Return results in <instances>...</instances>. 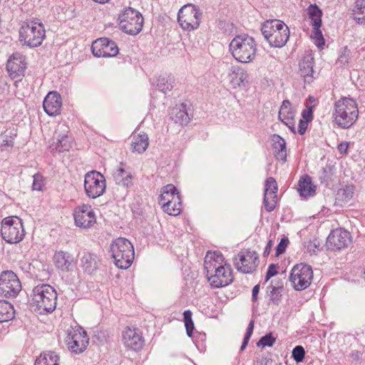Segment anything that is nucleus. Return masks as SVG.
<instances>
[{"instance_id": "nucleus-50", "label": "nucleus", "mask_w": 365, "mask_h": 365, "mask_svg": "<svg viewBox=\"0 0 365 365\" xmlns=\"http://www.w3.org/2000/svg\"><path fill=\"white\" fill-rule=\"evenodd\" d=\"M272 359L269 354H259L254 360V365H272Z\"/></svg>"}, {"instance_id": "nucleus-20", "label": "nucleus", "mask_w": 365, "mask_h": 365, "mask_svg": "<svg viewBox=\"0 0 365 365\" xmlns=\"http://www.w3.org/2000/svg\"><path fill=\"white\" fill-rule=\"evenodd\" d=\"M278 186L275 179L272 177L268 178L265 181L263 205L265 210L270 212L276 207L277 202V192Z\"/></svg>"}, {"instance_id": "nucleus-19", "label": "nucleus", "mask_w": 365, "mask_h": 365, "mask_svg": "<svg viewBox=\"0 0 365 365\" xmlns=\"http://www.w3.org/2000/svg\"><path fill=\"white\" fill-rule=\"evenodd\" d=\"M122 340L127 349L134 351L141 350L145 344L142 333L136 328L126 327L123 331Z\"/></svg>"}, {"instance_id": "nucleus-16", "label": "nucleus", "mask_w": 365, "mask_h": 365, "mask_svg": "<svg viewBox=\"0 0 365 365\" xmlns=\"http://www.w3.org/2000/svg\"><path fill=\"white\" fill-rule=\"evenodd\" d=\"M91 51L96 57L109 58L115 56L119 48L114 41L108 38H100L93 42Z\"/></svg>"}, {"instance_id": "nucleus-37", "label": "nucleus", "mask_w": 365, "mask_h": 365, "mask_svg": "<svg viewBox=\"0 0 365 365\" xmlns=\"http://www.w3.org/2000/svg\"><path fill=\"white\" fill-rule=\"evenodd\" d=\"M13 305L6 300H0V322H8L14 318Z\"/></svg>"}, {"instance_id": "nucleus-17", "label": "nucleus", "mask_w": 365, "mask_h": 365, "mask_svg": "<svg viewBox=\"0 0 365 365\" xmlns=\"http://www.w3.org/2000/svg\"><path fill=\"white\" fill-rule=\"evenodd\" d=\"M26 63L25 57L19 53H13L7 61L6 70L9 77L15 81H21L25 76Z\"/></svg>"}, {"instance_id": "nucleus-48", "label": "nucleus", "mask_w": 365, "mask_h": 365, "mask_svg": "<svg viewBox=\"0 0 365 365\" xmlns=\"http://www.w3.org/2000/svg\"><path fill=\"white\" fill-rule=\"evenodd\" d=\"M254 325H255L254 320H251L248 324L247 328V331H246L245 335L243 339V341H242L241 347H240L241 351H243L246 348V346L250 341V339L253 333Z\"/></svg>"}, {"instance_id": "nucleus-6", "label": "nucleus", "mask_w": 365, "mask_h": 365, "mask_svg": "<svg viewBox=\"0 0 365 365\" xmlns=\"http://www.w3.org/2000/svg\"><path fill=\"white\" fill-rule=\"evenodd\" d=\"M45 37L44 26L39 20L24 22L19 29V41L30 48L40 46Z\"/></svg>"}, {"instance_id": "nucleus-41", "label": "nucleus", "mask_w": 365, "mask_h": 365, "mask_svg": "<svg viewBox=\"0 0 365 365\" xmlns=\"http://www.w3.org/2000/svg\"><path fill=\"white\" fill-rule=\"evenodd\" d=\"M174 81V77L170 74L160 76L157 81L158 89L166 93L168 91L173 89Z\"/></svg>"}, {"instance_id": "nucleus-60", "label": "nucleus", "mask_w": 365, "mask_h": 365, "mask_svg": "<svg viewBox=\"0 0 365 365\" xmlns=\"http://www.w3.org/2000/svg\"><path fill=\"white\" fill-rule=\"evenodd\" d=\"M14 145V142L12 140H4L1 144V147L4 146H10L12 147Z\"/></svg>"}, {"instance_id": "nucleus-43", "label": "nucleus", "mask_w": 365, "mask_h": 365, "mask_svg": "<svg viewBox=\"0 0 365 365\" xmlns=\"http://www.w3.org/2000/svg\"><path fill=\"white\" fill-rule=\"evenodd\" d=\"M334 166L327 164L325 167L322 168L319 175V180L322 184L329 186L330 182L333 180V175L334 174Z\"/></svg>"}, {"instance_id": "nucleus-14", "label": "nucleus", "mask_w": 365, "mask_h": 365, "mask_svg": "<svg viewBox=\"0 0 365 365\" xmlns=\"http://www.w3.org/2000/svg\"><path fill=\"white\" fill-rule=\"evenodd\" d=\"M239 259L235 257L233 262L235 268L244 274H250L256 270L259 264V257L255 251L250 250H242L237 255Z\"/></svg>"}, {"instance_id": "nucleus-38", "label": "nucleus", "mask_w": 365, "mask_h": 365, "mask_svg": "<svg viewBox=\"0 0 365 365\" xmlns=\"http://www.w3.org/2000/svg\"><path fill=\"white\" fill-rule=\"evenodd\" d=\"M307 14L312 26H322V11L317 4H311L307 9Z\"/></svg>"}, {"instance_id": "nucleus-13", "label": "nucleus", "mask_w": 365, "mask_h": 365, "mask_svg": "<svg viewBox=\"0 0 365 365\" xmlns=\"http://www.w3.org/2000/svg\"><path fill=\"white\" fill-rule=\"evenodd\" d=\"M21 290V284L17 275L11 270L0 274V295L6 298L16 297Z\"/></svg>"}, {"instance_id": "nucleus-1", "label": "nucleus", "mask_w": 365, "mask_h": 365, "mask_svg": "<svg viewBox=\"0 0 365 365\" xmlns=\"http://www.w3.org/2000/svg\"><path fill=\"white\" fill-rule=\"evenodd\" d=\"M224 261L222 253L215 252L205 259V269L208 282L212 287L220 288L231 284L233 281L230 266H224L220 262Z\"/></svg>"}, {"instance_id": "nucleus-9", "label": "nucleus", "mask_w": 365, "mask_h": 365, "mask_svg": "<svg viewBox=\"0 0 365 365\" xmlns=\"http://www.w3.org/2000/svg\"><path fill=\"white\" fill-rule=\"evenodd\" d=\"M89 338L87 332L80 326L71 327L67 331L65 343L68 349L76 354L83 353L87 348Z\"/></svg>"}, {"instance_id": "nucleus-47", "label": "nucleus", "mask_w": 365, "mask_h": 365, "mask_svg": "<svg viewBox=\"0 0 365 365\" xmlns=\"http://www.w3.org/2000/svg\"><path fill=\"white\" fill-rule=\"evenodd\" d=\"M292 357L297 363L302 362L305 357V350L302 346H296L292 351Z\"/></svg>"}, {"instance_id": "nucleus-30", "label": "nucleus", "mask_w": 365, "mask_h": 365, "mask_svg": "<svg viewBox=\"0 0 365 365\" xmlns=\"http://www.w3.org/2000/svg\"><path fill=\"white\" fill-rule=\"evenodd\" d=\"M298 186V192L302 197H311L315 194V187L312 185V178L307 175L299 180Z\"/></svg>"}, {"instance_id": "nucleus-8", "label": "nucleus", "mask_w": 365, "mask_h": 365, "mask_svg": "<svg viewBox=\"0 0 365 365\" xmlns=\"http://www.w3.org/2000/svg\"><path fill=\"white\" fill-rule=\"evenodd\" d=\"M1 235L7 243L21 242L25 235L21 220L17 217H5L1 222Z\"/></svg>"}, {"instance_id": "nucleus-59", "label": "nucleus", "mask_w": 365, "mask_h": 365, "mask_svg": "<svg viewBox=\"0 0 365 365\" xmlns=\"http://www.w3.org/2000/svg\"><path fill=\"white\" fill-rule=\"evenodd\" d=\"M283 123L289 128V129L291 130L292 133H293L294 134H296L297 131H296L294 120H293V121L289 120L288 122H284Z\"/></svg>"}, {"instance_id": "nucleus-34", "label": "nucleus", "mask_w": 365, "mask_h": 365, "mask_svg": "<svg viewBox=\"0 0 365 365\" xmlns=\"http://www.w3.org/2000/svg\"><path fill=\"white\" fill-rule=\"evenodd\" d=\"M291 103L289 100H284L280 107L278 118L282 122L294 120L295 112L291 108Z\"/></svg>"}, {"instance_id": "nucleus-5", "label": "nucleus", "mask_w": 365, "mask_h": 365, "mask_svg": "<svg viewBox=\"0 0 365 365\" xmlns=\"http://www.w3.org/2000/svg\"><path fill=\"white\" fill-rule=\"evenodd\" d=\"M112 257L115 264L120 269H126L134 259V247L132 243L125 237L115 239L110 245Z\"/></svg>"}, {"instance_id": "nucleus-23", "label": "nucleus", "mask_w": 365, "mask_h": 365, "mask_svg": "<svg viewBox=\"0 0 365 365\" xmlns=\"http://www.w3.org/2000/svg\"><path fill=\"white\" fill-rule=\"evenodd\" d=\"M278 30L272 34L269 39H266L269 46L274 48H282L287 42L289 38V27L283 23L282 25L278 26Z\"/></svg>"}, {"instance_id": "nucleus-28", "label": "nucleus", "mask_w": 365, "mask_h": 365, "mask_svg": "<svg viewBox=\"0 0 365 365\" xmlns=\"http://www.w3.org/2000/svg\"><path fill=\"white\" fill-rule=\"evenodd\" d=\"M274 157L277 160L284 163L287 160L286 141L280 135L274 134L272 138Z\"/></svg>"}, {"instance_id": "nucleus-10", "label": "nucleus", "mask_w": 365, "mask_h": 365, "mask_svg": "<svg viewBox=\"0 0 365 365\" xmlns=\"http://www.w3.org/2000/svg\"><path fill=\"white\" fill-rule=\"evenodd\" d=\"M289 279L295 290H304L310 285L313 279L312 268L306 264H297L292 267Z\"/></svg>"}, {"instance_id": "nucleus-21", "label": "nucleus", "mask_w": 365, "mask_h": 365, "mask_svg": "<svg viewBox=\"0 0 365 365\" xmlns=\"http://www.w3.org/2000/svg\"><path fill=\"white\" fill-rule=\"evenodd\" d=\"M44 111L50 116H56L61 113L62 99L57 91H50L43 102Z\"/></svg>"}, {"instance_id": "nucleus-55", "label": "nucleus", "mask_w": 365, "mask_h": 365, "mask_svg": "<svg viewBox=\"0 0 365 365\" xmlns=\"http://www.w3.org/2000/svg\"><path fill=\"white\" fill-rule=\"evenodd\" d=\"M309 122L305 120L300 119L298 125V133L300 135H304L308 128V123Z\"/></svg>"}, {"instance_id": "nucleus-52", "label": "nucleus", "mask_w": 365, "mask_h": 365, "mask_svg": "<svg viewBox=\"0 0 365 365\" xmlns=\"http://www.w3.org/2000/svg\"><path fill=\"white\" fill-rule=\"evenodd\" d=\"M307 108L302 112V120L311 122L313 120V108L312 106H306Z\"/></svg>"}, {"instance_id": "nucleus-33", "label": "nucleus", "mask_w": 365, "mask_h": 365, "mask_svg": "<svg viewBox=\"0 0 365 365\" xmlns=\"http://www.w3.org/2000/svg\"><path fill=\"white\" fill-rule=\"evenodd\" d=\"M60 357L55 351H49L40 354L34 365H59Z\"/></svg>"}, {"instance_id": "nucleus-3", "label": "nucleus", "mask_w": 365, "mask_h": 365, "mask_svg": "<svg viewBox=\"0 0 365 365\" xmlns=\"http://www.w3.org/2000/svg\"><path fill=\"white\" fill-rule=\"evenodd\" d=\"M332 117L334 123L341 128H351L359 117L358 106L355 100L344 97L336 101Z\"/></svg>"}, {"instance_id": "nucleus-26", "label": "nucleus", "mask_w": 365, "mask_h": 365, "mask_svg": "<svg viewBox=\"0 0 365 365\" xmlns=\"http://www.w3.org/2000/svg\"><path fill=\"white\" fill-rule=\"evenodd\" d=\"M123 165L124 164L120 163V166L113 172V177L117 185L129 188L133 185V175Z\"/></svg>"}, {"instance_id": "nucleus-35", "label": "nucleus", "mask_w": 365, "mask_h": 365, "mask_svg": "<svg viewBox=\"0 0 365 365\" xmlns=\"http://www.w3.org/2000/svg\"><path fill=\"white\" fill-rule=\"evenodd\" d=\"M51 152L63 153L68 151L71 148V138L67 135L58 136L56 143L49 145Z\"/></svg>"}, {"instance_id": "nucleus-25", "label": "nucleus", "mask_w": 365, "mask_h": 365, "mask_svg": "<svg viewBox=\"0 0 365 365\" xmlns=\"http://www.w3.org/2000/svg\"><path fill=\"white\" fill-rule=\"evenodd\" d=\"M314 64V57L311 54L304 56L299 62V73L305 82L310 83L313 80Z\"/></svg>"}, {"instance_id": "nucleus-24", "label": "nucleus", "mask_w": 365, "mask_h": 365, "mask_svg": "<svg viewBox=\"0 0 365 365\" xmlns=\"http://www.w3.org/2000/svg\"><path fill=\"white\" fill-rule=\"evenodd\" d=\"M169 115L172 121L181 125H187L190 120L187 110V104L185 103L177 105L170 109Z\"/></svg>"}, {"instance_id": "nucleus-36", "label": "nucleus", "mask_w": 365, "mask_h": 365, "mask_svg": "<svg viewBox=\"0 0 365 365\" xmlns=\"http://www.w3.org/2000/svg\"><path fill=\"white\" fill-rule=\"evenodd\" d=\"M282 23L283 21L279 19H271L264 21L261 28L264 38L269 39L270 36L278 30V28L276 27L282 25Z\"/></svg>"}, {"instance_id": "nucleus-12", "label": "nucleus", "mask_w": 365, "mask_h": 365, "mask_svg": "<svg viewBox=\"0 0 365 365\" xmlns=\"http://www.w3.org/2000/svg\"><path fill=\"white\" fill-rule=\"evenodd\" d=\"M106 178L103 174L96 170H91L85 175L84 189L89 198L95 199L106 191Z\"/></svg>"}, {"instance_id": "nucleus-42", "label": "nucleus", "mask_w": 365, "mask_h": 365, "mask_svg": "<svg viewBox=\"0 0 365 365\" xmlns=\"http://www.w3.org/2000/svg\"><path fill=\"white\" fill-rule=\"evenodd\" d=\"M163 211L170 215L177 216L182 211V202L180 193L176 195L175 199H172L171 203L164 207Z\"/></svg>"}, {"instance_id": "nucleus-22", "label": "nucleus", "mask_w": 365, "mask_h": 365, "mask_svg": "<svg viewBox=\"0 0 365 365\" xmlns=\"http://www.w3.org/2000/svg\"><path fill=\"white\" fill-rule=\"evenodd\" d=\"M53 260L57 269L62 272H71L76 264V260L73 255L64 251L56 252L53 256Z\"/></svg>"}, {"instance_id": "nucleus-53", "label": "nucleus", "mask_w": 365, "mask_h": 365, "mask_svg": "<svg viewBox=\"0 0 365 365\" xmlns=\"http://www.w3.org/2000/svg\"><path fill=\"white\" fill-rule=\"evenodd\" d=\"M289 240L287 237L282 238L276 247V256L283 254L288 245Z\"/></svg>"}, {"instance_id": "nucleus-45", "label": "nucleus", "mask_w": 365, "mask_h": 365, "mask_svg": "<svg viewBox=\"0 0 365 365\" xmlns=\"http://www.w3.org/2000/svg\"><path fill=\"white\" fill-rule=\"evenodd\" d=\"M183 317L186 333L188 336L191 337L195 329L194 322L192 319V312L189 309L185 310L183 312Z\"/></svg>"}, {"instance_id": "nucleus-7", "label": "nucleus", "mask_w": 365, "mask_h": 365, "mask_svg": "<svg viewBox=\"0 0 365 365\" xmlns=\"http://www.w3.org/2000/svg\"><path fill=\"white\" fill-rule=\"evenodd\" d=\"M120 29L130 35L139 34L143 26V17L136 9L125 8L118 16Z\"/></svg>"}, {"instance_id": "nucleus-2", "label": "nucleus", "mask_w": 365, "mask_h": 365, "mask_svg": "<svg viewBox=\"0 0 365 365\" xmlns=\"http://www.w3.org/2000/svg\"><path fill=\"white\" fill-rule=\"evenodd\" d=\"M57 304V293L48 284H41L33 289L31 307L40 314L53 312Z\"/></svg>"}, {"instance_id": "nucleus-58", "label": "nucleus", "mask_w": 365, "mask_h": 365, "mask_svg": "<svg viewBox=\"0 0 365 365\" xmlns=\"http://www.w3.org/2000/svg\"><path fill=\"white\" fill-rule=\"evenodd\" d=\"M272 245H273L272 240H269L268 241L265 248H264V252H263V257H267L269 255L271 248L272 247Z\"/></svg>"}, {"instance_id": "nucleus-49", "label": "nucleus", "mask_w": 365, "mask_h": 365, "mask_svg": "<svg viewBox=\"0 0 365 365\" xmlns=\"http://www.w3.org/2000/svg\"><path fill=\"white\" fill-rule=\"evenodd\" d=\"M313 27V38L316 40V45L321 48L325 44V40L324 38L322 32L320 29L321 27L312 26Z\"/></svg>"}, {"instance_id": "nucleus-29", "label": "nucleus", "mask_w": 365, "mask_h": 365, "mask_svg": "<svg viewBox=\"0 0 365 365\" xmlns=\"http://www.w3.org/2000/svg\"><path fill=\"white\" fill-rule=\"evenodd\" d=\"M179 193L176 187L173 184H168L161 189V194L158 197V203L162 206L163 210L167 205L171 203L172 199H175Z\"/></svg>"}, {"instance_id": "nucleus-56", "label": "nucleus", "mask_w": 365, "mask_h": 365, "mask_svg": "<svg viewBox=\"0 0 365 365\" xmlns=\"http://www.w3.org/2000/svg\"><path fill=\"white\" fill-rule=\"evenodd\" d=\"M349 148V143L347 142H342L338 145L337 149L341 154H346Z\"/></svg>"}, {"instance_id": "nucleus-46", "label": "nucleus", "mask_w": 365, "mask_h": 365, "mask_svg": "<svg viewBox=\"0 0 365 365\" xmlns=\"http://www.w3.org/2000/svg\"><path fill=\"white\" fill-rule=\"evenodd\" d=\"M276 341V338L273 336L272 332L266 334L262 336L259 340L257 342V346H272Z\"/></svg>"}, {"instance_id": "nucleus-39", "label": "nucleus", "mask_w": 365, "mask_h": 365, "mask_svg": "<svg viewBox=\"0 0 365 365\" xmlns=\"http://www.w3.org/2000/svg\"><path fill=\"white\" fill-rule=\"evenodd\" d=\"M352 16L358 24L365 25V0H356Z\"/></svg>"}, {"instance_id": "nucleus-32", "label": "nucleus", "mask_w": 365, "mask_h": 365, "mask_svg": "<svg viewBox=\"0 0 365 365\" xmlns=\"http://www.w3.org/2000/svg\"><path fill=\"white\" fill-rule=\"evenodd\" d=\"M81 265L85 272L93 273L97 269L96 256L90 252H83L81 258Z\"/></svg>"}, {"instance_id": "nucleus-18", "label": "nucleus", "mask_w": 365, "mask_h": 365, "mask_svg": "<svg viewBox=\"0 0 365 365\" xmlns=\"http://www.w3.org/2000/svg\"><path fill=\"white\" fill-rule=\"evenodd\" d=\"M73 217L76 226L82 228L90 227L96 222L95 212L89 205L83 204L76 207Z\"/></svg>"}, {"instance_id": "nucleus-15", "label": "nucleus", "mask_w": 365, "mask_h": 365, "mask_svg": "<svg viewBox=\"0 0 365 365\" xmlns=\"http://www.w3.org/2000/svg\"><path fill=\"white\" fill-rule=\"evenodd\" d=\"M351 242V236L349 232L341 228L332 230L326 242L328 250L331 251H339L347 248Z\"/></svg>"}, {"instance_id": "nucleus-62", "label": "nucleus", "mask_w": 365, "mask_h": 365, "mask_svg": "<svg viewBox=\"0 0 365 365\" xmlns=\"http://www.w3.org/2000/svg\"><path fill=\"white\" fill-rule=\"evenodd\" d=\"M319 242L316 243V241H314V247L315 248H318V247H319Z\"/></svg>"}, {"instance_id": "nucleus-27", "label": "nucleus", "mask_w": 365, "mask_h": 365, "mask_svg": "<svg viewBox=\"0 0 365 365\" xmlns=\"http://www.w3.org/2000/svg\"><path fill=\"white\" fill-rule=\"evenodd\" d=\"M229 78L233 88L245 86V82H247V73L238 66H232L230 68Z\"/></svg>"}, {"instance_id": "nucleus-61", "label": "nucleus", "mask_w": 365, "mask_h": 365, "mask_svg": "<svg viewBox=\"0 0 365 365\" xmlns=\"http://www.w3.org/2000/svg\"><path fill=\"white\" fill-rule=\"evenodd\" d=\"M307 100L310 102H314L315 101V98L312 96H309V98H307Z\"/></svg>"}, {"instance_id": "nucleus-40", "label": "nucleus", "mask_w": 365, "mask_h": 365, "mask_svg": "<svg viewBox=\"0 0 365 365\" xmlns=\"http://www.w3.org/2000/svg\"><path fill=\"white\" fill-rule=\"evenodd\" d=\"M273 283V282H272ZM267 289H270V300L274 305H278L282 299L283 284L282 280L276 282L275 284H271Z\"/></svg>"}, {"instance_id": "nucleus-54", "label": "nucleus", "mask_w": 365, "mask_h": 365, "mask_svg": "<svg viewBox=\"0 0 365 365\" xmlns=\"http://www.w3.org/2000/svg\"><path fill=\"white\" fill-rule=\"evenodd\" d=\"M277 265L275 264H269L265 275V281L267 282L271 277L277 275Z\"/></svg>"}, {"instance_id": "nucleus-11", "label": "nucleus", "mask_w": 365, "mask_h": 365, "mask_svg": "<svg viewBox=\"0 0 365 365\" xmlns=\"http://www.w3.org/2000/svg\"><path fill=\"white\" fill-rule=\"evenodd\" d=\"M202 12L193 4H187L178 11V21L183 30L188 31L197 29L200 24Z\"/></svg>"}, {"instance_id": "nucleus-31", "label": "nucleus", "mask_w": 365, "mask_h": 365, "mask_svg": "<svg viewBox=\"0 0 365 365\" xmlns=\"http://www.w3.org/2000/svg\"><path fill=\"white\" fill-rule=\"evenodd\" d=\"M149 145V138L145 133L134 135L133 138V151L138 153H144Z\"/></svg>"}, {"instance_id": "nucleus-57", "label": "nucleus", "mask_w": 365, "mask_h": 365, "mask_svg": "<svg viewBox=\"0 0 365 365\" xmlns=\"http://www.w3.org/2000/svg\"><path fill=\"white\" fill-rule=\"evenodd\" d=\"M260 286L259 284H256L252 291V301L257 302L258 299V294L259 292Z\"/></svg>"}, {"instance_id": "nucleus-51", "label": "nucleus", "mask_w": 365, "mask_h": 365, "mask_svg": "<svg viewBox=\"0 0 365 365\" xmlns=\"http://www.w3.org/2000/svg\"><path fill=\"white\" fill-rule=\"evenodd\" d=\"M33 184L32 188L35 190H41L43 186V177L39 174L36 173L33 176Z\"/></svg>"}, {"instance_id": "nucleus-44", "label": "nucleus", "mask_w": 365, "mask_h": 365, "mask_svg": "<svg viewBox=\"0 0 365 365\" xmlns=\"http://www.w3.org/2000/svg\"><path fill=\"white\" fill-rule=\"evenodd\" d=\"M355 186L353 185H347L340 188L337 192V199L342 202L349 201L354 195Z\"/></svg>"}, {"instance_id": "nucleus-4", "label": "nucleus", "mask_w": 365, "mask_h": 365, "mask_svg": "<svg viewBox=\"0 0 365 365\" xmlns=\"http://www.w3.org/2000/svg\"><path fill=\"white\" fill-rule=\"evenodd\" d=\"M229 47L232 56L239 62L250 63L255 58L257 44L255 39L247 34L236 36Z\"/></svg>"}]
</instances>
